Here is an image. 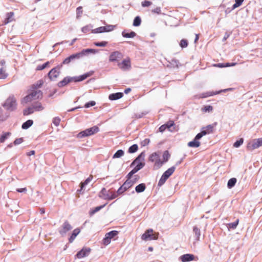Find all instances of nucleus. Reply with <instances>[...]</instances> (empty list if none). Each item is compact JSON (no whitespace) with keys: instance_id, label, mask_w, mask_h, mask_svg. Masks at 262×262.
<instances>
[{"instance_id":"f257e3e1","label":"nucleus","mask_w":262,"mask_h":262,"mask_svg":"<svg viewBox=\"0 0 262 262\" xmlns=\"http://www.w3.org/2000/svg\"><path fill=\"white\" fill-rule=\"evenodd\" d=\"M91 75V74L86 73L78 77H66L61 81L58 83V86L60 88L67 85L71 82H79L85 79Z\"/></svg>"},{"instance_id":"f03ea898","label":"nucleus","mask_w":262,"mask_h":262,"mask_svg":"<svg viewBox=\"0 0 262 262\" xmlns=\"http://www.w3.org/2000/svg\"><path fill=\"white\" fill-rule=\"evenodd\" d=\"M96 51L95 49H87L83 50L81 52L75 54H73L69 57L66 58L62 62V64H68L72 61L75 59H78L81 57L89 54V53H96Z\"/></svg>"},{"instance_id":"7ed1b4c3","label":"nucleus","mask_w":262,"mask_h":262,"mask_svg":"<svg viewBox=\"0 0 262 262\" xmlns=\"http://www.w3.org/2000/svg\"><path fill=\"white\" fill-rule=\"evenodd\" d=\"M217 124V122H214L212 124L203 127L202 128L201 132L196 135V139H200L204 136L213 133Z\"/></svg>"},{"instance_id":"20e7f679","label":"nucleus","mask_w":262,"mask_h":262,"mask_svg":"<svg viewBox=\"0 0 262 262\" xmlns=\"http://www.w3.org/2000/svg\"><path fill=\"white\" fill-rule=\"evenodd\" d=\"M99 196L104 200H111L118 196V194L112 190H107L103 188L99 194Z\"/></svg>"},{"instance_id":"39448f33","label":"nucleus","mask_w":262,"mask_h":262,"mask_svg":"<svg viewBox=\"0 0 262 262\" xmlns=\"http://www.w3.org/2000/svg\"><path fill=\"white\" fill-rule=\"evenodd\" d=\"M42 93L40 90H34L33 92L25 97L23 99V102L27 103L33 100L40 99L42 98Z\"/></svg>"},{"instance_id":"423d86ee","label":"nucleus","mask_w":262,"mask_h":262,"mask_svg":"<svg viewBox=\"0 0 262 262\" xmlns=\"http://www.w3.org/2000/svg\"><path fill=\"white\" fill-rule=\"evenodd\" d=\"M159 233L154 232L152 229H149L141 236V239L143 241L156 240L158 238Z\"/></svg>"},{"instance_id":"0eeeda50","label":"nucleus","mask_w":262,"mask_h":262,"mask_svg":"<svg viewBox=\"0 0 262 262\" xmlns=\"http://www.w3.org/2000/svg\"><path fill=\"white\" fill-rule=\"evenodd\" d=\"M176 169V167L174 166L171 167L169 168L167 170H166L162 176H161L160 179L158 182V186L161 187L162 186L166 181V180L169 178L170 176H171L173 173L174 172Z\"/></svg>"},{"instance_id":"6e6552de","label":"nucleus","mask_w":262,"mask_h":262,"mask_svg":"<svg viewBox=\"0 0 262 262\" xmlns=\"http://www.w3.org/2000/svg\"><path fill=\"white\" fill-rule=\"evenodd\" d=\"M4 107L8 111H13L16 108V100L13 96H10L3 105Z\"/></svg>"},{"instance_id":"1a4fd4ad","label":"nucleus","mask_w":262,"mask_h":262,"mask_svg":"<svg viewBox=\"0 0 262 262\" xmlns=\"http://www.w3.org/2000/svg\"><path fill=\"white\" fill-rule=\"evenodd\" d=\"M149 161L155 163L154 168L156 169L161 167L163 164V162L160 159V155L157 152H154L150 155Z\"/></svg>"},{"instance_id":"9d476101","label":"nucleus","mask_w":262,"mask_h":262,"mask_svg":"<svg viewBox=\"0 0 262 262\" xmlns=\"http://www.w3.org/2000/svg\"><path fill=\"white\" fill-rule=\"evenodd\" d=\"M99 131V128L97 126H94L90 128L85 129L83 131L80 132L77 136L79 138H83L85 137L93 135Z\"/></svg>"},{"instance_id":"9b49d317","label":"nucleus","mask_w":262,"mask_h":262,"mask_svg":"<svg viewBox=\"0 0 262 262\" xmlns=\"http://www.w3.org/2000/svg\"><path fill=\"white\" fill-rule=\"evenodd\" d=\"M145 157V154L143 152L140 154V155L132 162L131 165H135L137 164L136 167L134 168V169H136V171L137 172L141 169H142L145 165V163L144 162L140 161L141 159L144 160Z\"/></svg>"},{"instance_id":"f8f14e48","label":"nucleus","mask_w":262,"mask_h":262,"mask_svg":"<svg viewBox=\"0 0 262 262\" xmlns=\"http://www.w3.org/2000/svg\"><path fill=\"white\" fill-rule=\"evenodd\" d=\"M262 146V138L255 139L248 143L247 149L249 151L253 150L255 149Z\"/></svg>"},{"instance_id":"ddd939ff","label":"nucleus","mask_w":262,"mask_h":262,"mask_svg":"<svg viewBox=\"0 0 262 262\" xmlns=\"http://www.w3.org/2000/svg\"><path fill=\"white\" fill-rule=\"evenodd\" d=\"M118 234V231L116 230L111 231L106 233L105 235L104 238L102 240V244L105 245H108L110 244L111 239L115 236H117Z\"/></svg>"},{"instance_id":"4468645a","label":"nucleus","mask_w":262,"mask_h":262,"mask_svg":"<svg viewBox=\"0 0 262 262\" xmlns=\"http://www.w3.org/2000/svg\"><path fill=\"white\" fill-rule=\"evenodd\" d=\"M118 67L121 70L125 71L131 68V60L129 57L124 59L121 62H118Z\"/></svg>"},{"instance_id":"2eb2a0df","label":"nucleus","mask_w":262,"mask_h":262,"mask_svg":"<svg viewBox=\"0 0 262 262\" xmlns=\"http://www.w3.org/2000/svg\"><path fill=\"white\" fill-rule=\"evenodd\" d=\"M123 56V54L119 51L112 52L109 56V61L111 62H118L122 58Z\"/></svg>"},{"instance_id":"dca6fc26","label":"nucleus","mask_w":262,"mask_h":262,"mask_svg":"<svg viewBox=\"0 0 262 262\" xmlns=\"http://www.w3.org/2000/svg\"><path fill=\"white\" fill-rule=\"evenodd\" d=\"M72 229V226L70 224L68 221H66L62 224L61 228L59 230V232L61 235L63 236L67 232L70 231Z\"/></svg>"},{"instance_id":"f3484780","label":"nucleus","mask_w":262,"mask_h":262,"mask_svg":"<svg viewBox=\"0 0 262 262\" xmlns=\"http://www.w3.org/2000/svg\"><path fill=\"white\" fill-rule=\"evenodd\" d=\"M60 67H57L52 69L48 73V77L51 80H53L57 78L60 74Z\"/></svg>"},{"instance_id":"a211bd4d","label":"nucleus","mask_w":262,"mask_h":262,"mask_svg":"<svg viewBox=\"0 0 262 262\" xmlns=\"http://www.w3.org/2000/svg\"><path fill=\"white\" fill-rule=\"evenodd\" d=\"M91 252L89 248H83L75 255L76 258L80 259L88 256Z\"/></svg>"},{"instance_id":"6ab92c4d","label":"nucleus","mask_w":262,"mask_h":262,"mask_svg":"<svg viewBox=\"0 0 262 262\" xmlns=\"http://www.w3.org/2000/svg\"><path fill=\"white\" fill-rule=\"evenodd\" d=\"M182 262H188L195 260V256L192 254H185L180 257Z\"/></svg>"},{"instance_id":"aec40b11","label":"nucleus","mask_w":262,"mask_h":262,"mask_svg":"<svg viewBox=\"0 0 262 262\" xmlns=\"http://www.w3.org/2000/svg\"><path fill=\"white\" fill-rule=\"evenodd\" d=\"M14 14L12 12L8 13L6 15V18H5V19L4 20V21L3 22V24L6 25V24L12 21L13 20H14Z\"/></svg>"},{"instance_id":"412c9836","label":"nucleus","mask_w":262,"mask_h":262,"mask_svg":"<svg viewBox=\"0 0 262 262\" xmlns=\"http://www.w3.org/2000/svg\"><path fill=\"white\" fill-rule=\"evenodd\" d=\"M123 96L122 93L118 92L116 93H113L109 95L108 98L111 100H116L121 98Z\"/></svg>"},{"instance_id":"4be33fe9","label":"nucleus","mask_w":262,"mask_h":262,"mask_svg":"<svg viewBox=\"0 0 262 262\" xmlns=\"http://www.w3.org/2000/svg\"><path fill=\"white\" fill-rule=\"evenodd\" d=\"M93 176L91 174L90 176L83 182L80 183V189L78 190L77 191L80 192L82 191L84 187L88 185L93 179Z\"/></svg>"},{"instance_id":"5701e85b","label":"nucleus","mask_w":262,"mask_h":262,"mask_svg":"<svg viewBox=\"0 0 262 262\" xmlns=\"http://www.w3.org/2000/svg\"><path fill=\"white\" fill-rule=\"evenodd\" d=\"M199 139H196V136L195 137L194 140L192 141L188 142V146L190 147H198L200 146V142L198 141Z\"/></svg>"},{"instance_id":"b1692460","label":"nucleus","mask_w":262,"mask_h":262,"mask_svg":"<svg viewBox=\"0 0 262 262\" xmlns=\"http://www.w3.org/2000/svg\"><path fill=\"white\" fill-rule=\"evenodd\" d=\"M80 229L78 228L75 229L73 231L69 239V241L70 243H72L75 238H76V236L80 233Z\"/></svg>"},{"instance_id":"393cba45","label":"nucleus","mask_w":262,"mask_h":262,"mask_svg":"<svg viewBox=\"0 0 262 262\" xmlns=\"http://www.w3.org/2000/svg\"><path fill=\"white\" fill-rule=\"evenodd\" d=\"M135 182L132 181L130 180L127 179V180L122 185L123 187L125 190L130 188L134 184Z\"/></svg>"},{"instance_id":"a878e982","label":"nucleus","mask_w":262,"mask_h":262,"mask_svg":"<svg viewBox=\"0 0 262 262\" xmlns=\"http://www.w3.org/2000/svg\"><path fill=\"white\" fill-rule=\"evenodd\" d=\"M122 35L125 38H133L136 35V33L134 31H130L128 33L124 31L122 32Z\"/></svg>"},{"instance_id":"bb28decb","label":"nucleus","mask_w":262,"mask_h":262,"mask_svg":"<svg viewBox=\"0 0 262 262\" xmlns=\"http://www.w3.org/2000/svg\"><path fill=\"white\" fill-rule=\"evenodd\" d=\"M145 188L146 186L145 184L141 183L136 187L135 190L137 193H140L143 192L145 190Z\"/></svg>"},{"instance_id":"cd10ccee","label":"nucleus","mask_w":262,"mask_h":262,"mask_svg":"<svg viewBox=\"0 0 262 262\" xmlns=\"http://www.w3.org/2000/svg\"><path fill=\"white\" fill-rule=\"evenodd\" d=\"M34 108V111L38 112L42 111L44 108L43 106L41 105L40 102H36L32 105Z\"/></svg>"},{"instance_id":"c85d7f7f","label":"nucleus","mask_w":262,"mask_h":262,"mask_svg":"<svg viewBox=\"0 0 262 262\" xmlns=\"http://www.w3.org/2000/svg\"><path fill=\"white\" fill-rule=\"evenodd\" d=\"M34 108L33 106L29 107L23 111V114L24 116L30 115L34 112Z\"/></svg>"},{"instance_id":"c756f323","label":"nucleus","mask_w":262,"mask_h":262,"mask_svg":"<svg viewBox=\"0 0 262 262\" xmlns=\"http://www.w3.org/2000/svg\"><path fill=\"white\" fill-rule=\"evenodd\" d=\"M236 179L235 178H232L230 179L227 183V186L229 188H232L236 184Z\"/></svg>"},{"instance_id":"7c9ffc66","label":"nucleus","mask_w":262,"mask_h":262,"mask_svg":"<svg viewBox=\"0 0 262 262\" xmlns=\"http://www.w3.org/2000/svg\"><path fill=\"white\" fill-rule=\"evenodd\" d=\"M43 84V81L42 80H39L35 84H33L32 85V88L35 89V90H38L37 89L40 88L42 84Z\"/></svg>"},{"instance_id":"2f4dec72","label":"nucleus","mask_w":262,"mask_h":262,"mask_svg":"<svg viewBox=\"0 0 262 262\" xmlns=\"http://www.w3.org/2000/svg\"><path fill=\"white\" fill-rule=\"evenodd\" d=\"M33 121L32 120H28L24 122L22 125L23 129H27L33 124Z\"/></svg>"},{"instance_id":"473e14b6","label":"nucleus","mask_w":262,"mask_h":262,"mask_svg":"<svg viewBox=\"0 0 262 262\" xmlns=\"http://www.w3.org/2000/svg\"><path fill=\"white\" fill-rule=\"evenodd\" d=\"M193 231L195 234V239L199 241L201 235L200 229L196 227H194Z\"/></svg>"},{"instance_id":"72a5a7b5","label":"nucleus","mask_w":262,"mask_h":262,"mask_svg":"<svg viewBox=\"0 0 262 262\" xmlns=\"http://www.w3.org/2000/svg\"><path fill=\"white\" fill-rule=\"evenodd\" d=\"M124 154L123 150L119 149L116 151V152L113 155V158H119L123 156Z\"/></svg>"},{"instance_id":"f704fd0d","label":"nucleus","mask_w":262,"mask_h":262,"mask_svg":"<svg viewBox=\"0 0 262 262\" xmlns=\"http://www.w3.org/2000/svg\"><path fill=\"white\" fill-rule=\"evenodd\" d=\"M170 155L167 150H165L163 154V163L166 162L169 159Z\"/></svg>"},{"instance_id":"c9c22d12","label":"nucleus","mask_w":262,"mask_h":262,"mask_svg":"<svg viewBox=\"0 0 262 262\" xmlns=\"http://www.w3.org/2000/svg\"><path fill=\"white\" fill-rule=\"evenodd\" d=\"M103 28H104V32H110L114 30L115 28V26L111 25H107L105 26H103Z\"/></svg>"},{"instance_id":"e433bc0d","label":"nucleus","mask_w":262,"mask_h":262,"mask_svg":"<svg viewBox=\"0 0 262 262\" xmlns=\"http://www.w3.org/2000/svg\"><path fill=\"white\" fill-rule=\"evenodd\" d=\"M103 28H104V32H110L114 30L115 28V26L111 25H107L105 26H103Z\"/></svg>"},{"instance_id":"4c0bfd02","label":"nucleus","mask_w":262,"mask_h":262,"mask_svg":"<svg viewBox=\"0 0 262 262\" xmlns=\"http://www.w3.org/2000/svg\"><path fill=\"white\" fill-rule=\"evenodd\" d=\"M92 26L91 25H86L82 28L81 31L84 33H88L92 31Z\"/></svg>"},{"instance_id":"58836bf2","label":"nucleus","mask_w":262,"mask_h":262,"mask_svg":"<svg viewBox=\"0 0 262 262\" xmlns=\"http://www.w3.org/2000/svg\"><path fill=\"white\" fill-rule=\"evenodd\" d=\"M7 76V73L6 72V69L4 68L0 69V79H5Z\"/></svg>"},{"instance_id":"ea45409f","label":"nucleus","mask_w":262,"mask_h":262,"mask_svg":"<svg viewBox=\"0 0 262 262\" xmlns=\"http://www.w3.org/2000/svg\"><path fill=\"white\" fill-rule=\"evenodd\" d=\"M201 110L205 113L210 112L213 110V107L211 105H205L202 108Z\"/></svg>"},{"instance_id":"a19ab883","label":"nucleus","mask_w":262,"mask_h":262,"mask_svg":"<svg viewBox=\"0 0 262 262\" xmlns=\"http://www.w3.org/2000/svg\"><path fill=\"white\" fill-rule=\"evenodd\" d=\"M188 45V40L186 39H182L180 42V46L182 48H186Z\"/></svg>"},{"instance_id":"79ce46f5","label":"nucleus","mask_w":262,"mask_h":262,"mask_svg":"<svg viewBox=\"0 0 262 262\" xmlns=\"http://www.w3.org/2000/svg\"><path fill=\"white\" fill-rule=\"evenodd\" d=\"M138 149V145L137 144H134L129 148L128 151L129 153H134L137 151Z\"/></svg>"},{"instance_id":"37998d69","label":"nucleus","mask_w":262,"mask_h":262,"mask_svg":"<svg viewBox=\"0 0 262 262\" xmlns=\"http://www.w3.org/2000/svg\"><path fill=\"white\" fill-rule=\"evenodd\" d=\"M141 22V18L139 16H137L135 18L133 22V25L137 27L140 25Z\"/></svg>"},{"instance_id":"c03bdc74","label":"nucleus","mask_w":262,"mask_h":262,"mask_svg":"<svg viewBox=\"0 0 262 262\" xmlns=\"http://www.w3.org/2000/svg\"><path fill=\"white\" fill-rule=\"evenodd\" d=\"M104 29L103 27H100L92 30L93 33H101L104 32Z\"/></svg>"},{"instance_id":"a18cd8bd","label":"nucleus","mask_w":262,"mask_h":262,"mask_svg":"<svg viewBox=\"0 0 262 262\" xmlns=\"http://www.w3.org/2000/svg\"><path fill=\"white\" fill-rule=\"evenodd\" d=\"M49 64V62L47 61L46 63H45L44 64H43L42 65H38L36 67V70H37V71L42 70L45 69L46 67H47Z\"/></svg>"},{"instance_id":"49530a36","label":"nucleus","mask_w":262,"mask_h":262,"mask_svg":"<svg viewBox=\"0 0 262 262\" xmlns=\"http://www.w3.org/2000/svg\"><path fill=\"white\" fill-rule=\"evenodd\" d=\"M11 135V133L7 132L4 133L0 138V142L3 143L5 141L6 139Z\"/></svg>"},{"instance_id":"de8ad7c7","label":"nucleus","mask_w":262,"mask_h":262,"mask_svg":"<svg viewBox=\"0 0 262 262\" xmlns=\"http://www.w3.org/2000/svg\"><path fill=\"white\" fill-rule=\"evenodd\" d=\"M244 142V139L241 138L239 140H237L233 144L234 147L237 148L239 147Z\"/></svg>"},{"instance_id":"09e8293b","label":"nucleus","mask_w":262,"mask_h":262,"mask_svg":"<svg viewBox=\"0 0 262 262\" xmlns=\"http://www.w3.org/2000/svg\"><path fill=\"white\" fill-rule=\"evenodd\" d=\"M82 7L81 6L78 7L76 9L77 17L79 18L81 16L82 14Z\"/></svg>"},{"instance_id":"8fccbe9b","label":"nucleus","mask_w":262,"mask_h":262,"mask_svg":"<svg viewBox=\"0 0 262 262\" xmlns=\"http://www.w3.org/2000/svg\"><path fill=\"white\" fill-rule=\"evenodd\" d=\"M108 42L105 41L101 42H95L94 45L97 47H105L107 45Z\"/></svg>"},{"instance_id":"3c124183","label":"nucleus","mask_w":262,"mask_h":262,"mask_svg":"<svg viewBox=\"0 0 262 262\" xmlns=\"http://www.w3.org/2000/svg\"><path fill=\"white\" fill-rule=\"evenodd\" d=\"M244 0H235V3L233 5V9L239 7L243 3Z\"/></svg>"},{"instance_id":"603ef678","label":"nucleus","mask_w":262,"mask_h":262,"mask_svg":"<svg viewBox=\"0 0 262 262\" xmlns=\"http://www.w3.org/2000/svg\"><path fill=\"white\" fill-rule=\"evenodd\" d=\"M105 205L106 204H104L103 205L96 207L93 211H91V213L92 214L95 213L97 211H99L101 209L103 208Z\"/></svg>"},{"instance_id":"864d4df0","label":"nucleus","mask_w":262,"mask_h":262,"mask_svg":"<svg viewBox=\"0 0 262 262\" xmlns=\"http://www.w3.org/2000/svg\"><path fill=\"white\" fill-rule=\"evenodd\" d=\"M239 220L237 219L235 222L229 224V227L232 229H235L238 224Z\"/></svg>"},{"instance_id":"5fc2aeb1","label":"nucleus","mask_w":262,"mask_h":262,"mask_svg":"<svg viewBox=\"0 0 262 262\" xmlns=\"http://www.w3.org/2000/svg\"><path fill=\"white\" fill-rule=\"evenodd\" d=\"M60 121L61 120L59 117H55L53 120V123L55 126H57L59 125Z\"/></svg>"},{"instance_id":"6e6d98bb","label":"nucleus","mask_w":262,"mask_h":262,"mask_svg":"<svg viewBox=\"0 0 262 262\" xmlns=\"http://www.w3.org/2000/svg\"><path fill=\"white\" fill-rule=\"evenodd\" d=\"M152 3L150 1H144L141 3V5L143 7H149L151 5Z\"/></svg>"},{"instance_id":"4d7b16f0","label":"nucleus","mask_w":262,"mask_h":262,"mask_svg":"<svg viewBox=\"0 0 262 262\" xmlns=\"http://www.w3.org/2000/svg\"><path fill=\"white\" fill-rule=\"evenodd\" d=\"M96 102L94 101H91L85 104L84 107L86 108L90 107V106H93L95 105Z\"/></svg>"},{"instance_id":"13d9d810","label":"nucleus","mask_w":262,"mask_h":262,"mask_svg":"<svg viewBox=\"0 0 262 262\" xmlns=\"http://www.w3.org/2000/svg\"><path fill=\"white\" fill-rule=\"evenodd\" d=\"M136 169H133L132 171H130L128 173V174L127 175V179L128 180H130L132 177L133 176V175L134 174H135V173L137 172V171H136Z\"/></svg>"},{"instance_id":"bf43d9fd","label":"nucleus","mask_w":262,"mask_h":262,"mask_svg":"<svg viewBox=\"0 0 262 262\" xmlns=\"http://www.w3.org/2000/svg\"><path fill=\"white\" fill-rule=\"evenodd\" d=\"M136 169H133L132 171H130L128 173V174L127 175V179L128 180H130L132 177L133 176V175L134 174H135V173L137 172V171H136Z\"/></svg>"},{"instance_id":"052dcab7","label":"nucleus","mask_w":262,"mask_h":262,"mask_svg":"<svg viewBox=\"0 0 262 262\" xmlns=\"http://www.w3.org/2000/svg\"><path fill=\"white\" fill-rule=\"evenodd\" d=\"M126 190L122 185L117 190V192H116L118 194V196L120 194H121L122 193H123Z\"/></svg>"},{"instance_id":"680f3d73","label":"nucleus","mask_w":262,"mask_h":262,"mask_svg":"<svg viewBox=\"0 0 262 262\" xmlns=\"http://www.w3.org/2000/svg\"><path fill=\"white\" fill-rule=\"evenodd\" d=\"M152 13H156L158 14H161V10L160 7H157L154 9H152L151 10Z\"/></svg>"},{"instance_id":"e2e57ef3","label":"nucleus","mask_w":262,"mask_h":262,"mask_svg":"<svg viewBox=\"0 0 262 262\" xmlns=\"http://www.w3.org/2000/svg\"><path fill=\"white\" fill-rule=\"evenodd\" d=\"M165 124L167 128L169 129L174 125V122L173 121L170 120V121L167 122Z\"/></svg>"},{"instance_id":"0e129e2a","label":"nucleus","mask_w":262,"mask_h":262,"mask_svg":"<svg viewBox=\"0 0 262 262\" xmlns=\"http://www.w3.org/2000/svg\"><path fill=\"white\" fill-rule=\"evenodd\" d=\"M23 141V138H18V139H16L14 141V144L15 145H18V144H20L21 143H22Z\"/></svg>"},{"instance_id":"69168bd1","label":"nucleus","mask_w":262,"mask_h":262,"mask_svg":"<svg viewBox=\"0 0 262 262\" xmlns=\"http://www.w3.org/2000/svg\"><path fill=\"white\" fill-rule=\"evenodd\" d=\"M214 94L211 92H208L205 94H202L201 98H206L210 96H212Z\"/></svg>"},{"instance_id":"338daca9","label":"nucleus","mask_w":262,"mask_h":262,"mask_svg":"<svg viewBox=\"0 0 262 262\" xmlns=\"http://www.w3.org/2000/svg\"><path fill=\"white\" fill-rule=\"evenodd\" d=\"M167 128L166 127V126L165 125V124H163L162 125H161L159 129V131L161 132H164L166 129Z\"/></svg>"},{"instance_id":"774afa93","label":"nucleus","mask_w":262,"mask_h":262,"mask_svg":"<svg viewBox=\"0 0 262 262\" xmlns=\"http://www.w3.org/2000/svg\"><path fill=\"white\" fill-rule=\"evenodd\" d=\"M214 67H218V68H224L225 67V64L224 63H218V64H214L213 65Z\"/></svg>"}]
</instances>
